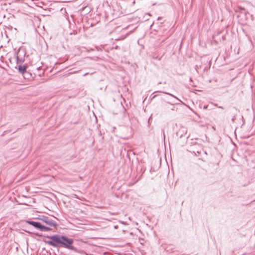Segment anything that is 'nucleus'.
Listing matches in <instances>:
<instances>
[{
    "mask_svg": "<svg viewBox=\"0 0 255 255\" xmlns=\"http://www.w3.org/2000/svg\"><path fill=\"white\" fill-rule=\"evenodd\" d=\"M47 238L50 239V240L47 241L46 243L51 246L57 248L58 247V245H60L61 247L73 251L76 250V249L73 246L74 240L72 239L59 235L48 236Z\"/></svg>",
    "mask_w": 255,
    "mask_h": 255,
    "instance_id": "obj_1",
    "label": "nucleus"
},
{
    "mask_svg": "<svg viewBox=\"0 0 255 255\" xmlns=\"http://www.w3.org/2000/svg\"><path fill=\"white\" fill-rule=\"evenodd\" d=\"M26 223L29 225L33 226L34 227L38 229L40 231L47 232L50 230V228L49 227L42 225L40 223L38 222L31 221H27Z\"/></svg>",
    "mask_w": 255,
    "mask_h": 255,
    "instance_id": "obj_2",
    "label": "nucleus"
},
{
    "mask_svg": "<svg viewBox=\"0 0 255 255\" xmlns=\"http://www.w3.org/2000/svg\"><path fill=\"white\" fill-rule=\"evenodd\" d=\"M40 220L51 227H56L57 224L52 220L46 216H42Z\"/></svg>",
    "mask_w": 255,
    "mask_h": 255,
    "instance_id": "obj_3",
    "label": "nucleus"
},
{
    "mask_svg": "<svg viewBox=\"0 0 255 255\" xmlns=\"http://www.w3.org/2000/svg\"><path fill=\"white\" fill-rule=\"evenodd\" d=\"M27 67L25 66H18V71L19 73L21 74H24L25 72H26Z\"/></svg>",
    "mask_w": 255,
    "mask_h": 255,
    "instance_id": "obj_4",
    "label": "nucleus"
},
{
    "mask_svg": "<svg viewBox=\"0 0 255 255\" xmlns=\"http://www.w3.org/2000/svg\"><path fill=\"white\" fill-rule=\"evenodd\" d=\"M238 111L236 109H233V114H234V115L232 116V121H234L236 118V116H235V115L237 113Z\"/></svg>",
    "mask_w": 255,
    "mask_h": 255,
    "instance_id": "obj_5",
    "label": "nucleus"
},
{
    "mask_svg": "<svg viewBox=\"0 0 255 255\" xmlns=\"http://www.w3.org/2000/svg\"><path fill=\"white\" fill-rule=\"evenodd\" d=\"M240 10H244L245 11V13H246V9L244 7H242L240 6H239L238 7V9H236L237 11H240Z\"/></svg>",
    "mask_w": 255,
    "mask_h": 255,
    "instance_id": "obj_6",
    "label": "nucleus"
},
{
    "mask_svg": "<svg viewBox=\"0 0 255 255\" xmlns=\"http://www.w3.org/2000/svg\"><path fill=\"white\" fill-rule=\"evenodd\" d=\"M165 93V94H168V95H169L171 96L172 97H174V98H176V99H177V98L175 96H174V95H172L171 94L168 93Z\"/></svg>",
    "mask_w": 255,
    "mask_h": 255,
    "instance_id": "obj_7",
    "label": "nucleus"
},
{
    "mask_svg": "<svg viewBox=\"0 0 255 255\" xmlns=\"http://www.w3.org/2000/svg\"><path fill=\"white\" fill-rule=\"evenodd\" d=\"M20 53V50H19L18 52V53H17V55L16 56V58H17V59L18 60H19V54Z\"/></svg>",
    "mask_w": 255,
    "mask_h": 255,
    "instance_id": "obj_8",
    "label": "nucleus"
},
{
    "mask_svg": "<svg viewBox=\"0 0 255 255\" xmlns=\"http://www.w3.org/2000/svg\"><path fill=\"white\" fill-rule=\"evenodd\" d=\"M88 73H85V74H84V76H85L86 75H87Z\"/></svg>",
    "mask_w": 255,
    "mask_h": 255,
    "instance_id": "obj_9",
    "label": "nucleus"
}]
</instances>
